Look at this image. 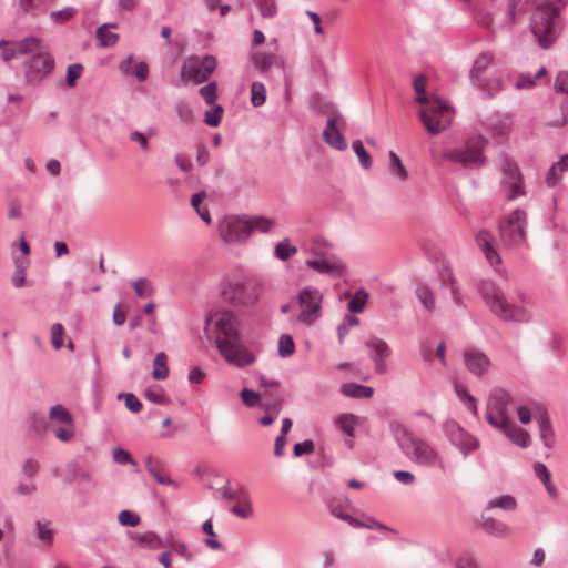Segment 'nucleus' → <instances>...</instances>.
<instances>
[{"label":"nucleus","mask_w":568,"mask_h":568,"mask_svg":"<svg viewBox=\"0 0 568 568\" xmlns=\"http://www.w3.org/2000/svg\"><path fill=\"white\" fill-rule=\"evenodd\" d=\"M306 266L320 274H326L333 277L343 276L347 271L346 265L338 258H334L333 261L328 258H310L306 260Z\"/></svg>","instance_id":"nucleus-16"},{"label":"nucleus","mask_w":568,"mask_h":568,"mask_svg":"<svg viewBox=\"0 0 568 568\" xmlns=\"http://www.w3.org/2000/svg\"><path fill=\"white\" fill-rule=\"evenodd\" d=\"M70 478L65 479V483L78 481L80 484H88L91 481V477L88 473L78 469L75 464L68 465Z\"/></svg>","instance_id":"nucleus-56"},{"label":"nucleus","mask_w":568,"mask_h":568,"mask_svg":"<svg viewBox=\"0 0 568 568\" xmlns=\"http://www.w3.org/2000/svg\"><path fill=\"white\" fill-rule=\"evenodd\" d=\"M335 515H336V518L347 523L349 526H352L354 528L378 529V530H385V531H389V532H394V534L396 532L395 529L384 525L383 523L376 520L373 517H367L365 520H359L347 513H336Z\"/></svg>","instance_id":"nucleus-21"},{"label":"nucleus","mask_w":568,"mask_h":568,"mask_svg":"<svg viewBox=\"0 0 568 568\" xmlns=\"http://www.w3.org/2000/svg\"><path fill=\"white\" fill-rule=\"evenodd\" d=\"M17 4L16 13L19 19H36L44 14L53 0H12Z\"/></svg>","instance_id":"nucleus-15"},{"label":"nucleus","mask_w":568,"mask_h":568,"mask_svg":"<svg viewBox=\"0 0 568 568\" xmlns=\"http://www.w3.org/2000/svg\"><path fill=\"white\" fill-rule=\"evenodd\" d=\"M41 40L38 37L29 36L19 41H16V52L19 55L23 54H34L40 50Z\"/></svg>","instance_id":"nucleus-31"},{"label":"nucleus","mask_w":568,"mask_h":568,"mask_svg":"<svg viewBox=\"0 0 568 568\" xmlns=\"http://www.w3.org/2000/svg\"><path fill=\"white\" fill-rule=\"evenodd\" d=\"M368 298V293L364 288H359L355 292L352 300L348 302V311L354 315L362 313L365 308Z\"/></svg>","instance_id":"nucleus-37"},{"label":"nucleus","mask_w":568,"mask_h":568,"mask_svg":"<svg viewBox=\"0 0 568 568\" xmlns=\"http://www.w3.org/2000/svg\"><path fill=\"white\" fill-rule=\"evenodd\" d=\"M416 297L427 312H433L435 308V296L433 291L427 285H419L416 288Z\"/></svg>","instance_id":"nucleus-35"},{"label":"nucleus","mask_w":568,"mask_h":568,"mask_svg":"<svg viewBox=\"0 0 568 568\" xmlns=\"http://www.w3.org/2000/svg\"><path fill=\"white\" fill-rule=\"evenodd\" d=\"M240 501L241 504L232 506L230 511L243 519L251 517L253 514V508L246 493H243V499Z\"/></svg>","instance_id":"nucleus-47"},{"label":"nucleus","mask_w":568,"mask_h":568,"mask_svg":"<svg viewBox=\"0 0 568 568\" xmlns=\"http://www.w3.org/2000/svg\"><path fill=\"white\" fill-rule=\"evenodd\" d=\"M495 508H499L506 511H513L517 508V500L511 495H501L489 499L485 506L484 511L493 510Z\"/></svg>","instance_id":"nucleus-29"},{"label":"nucleus","mask_w":568,"mask_h":568,"mask_svg":"<svg viewBox=\"0 0 568 568\" xmlns=\"http://www.w3.org/2000/svg\"><path fill=\"white\" fill-rule=\"evenodd\" d=\"M277 352L282 358H287L294 354L295 343L290 334H282L280 336Z\"/></svg>","instance_id":"nucleus-40"},{"label":"nucleus","mask_w":568,"mask_h":568,"mask_svg":"<svg viewBox=\"0 0 568 568\" xmlns=\"http://www.w3.org/2000/svg\"><path fill=\"white\" fill-rule=\"evenodd\" d=\"M481 528L489 535H494L497 537H505L509 534V527L505 523L495 519L493 517L481 515L480 519Z\"/></svg>","instance_id":"nucleus-26"},{"label":"nucleus","mask_w":568,"mask_h":568,"mask_svg":"<svg viewBox=\"0 0 568 568\" xmlns=\"http://www.w3.org/2000/svg\"><path fill=\"white\" fill-rule=\"evenodd\" d=\"M171 551H174L176 555L181 556L186 561L191 562L194 560V556L190 551L187 545L181 540H174L170 544Z\"/></svg>","instance_id":"nucleus-61"},{"label":"nucleus","mask_w":568,"mask_h":568,"mask_svg":"<svg viewBox=\"0 0 568 568\" xmlns=\"http://www.w3.org/2000/svg\"><path fill=\"white\" fill-rule=\"evenodd\" d=\"M388 156L392 174L395 175L399 181H405L408 178V172L400 158L394 151H389Z\"/></svg>","instance_id":"nucleus-36"},{"label":"nucleus","mask_w":568,"mask_h":568,"mask_svg":"<svg viewBox=\"0 0 568 568\" xmlns=\"http://www.w3.org/2000/svg\"><path fill=\"white\" fill-rule=\"evenodd\" d=\"M113 460L115 464L119 465H132L134 467L136 466V462L134 460L132 455L121 447H116L113 449Z\"/></svg>","instance_id":"nucleus-60"},{"label":"nucleus","mask_w":568,"mask_h":568,"mask_svg":"<svg viewBox=\"0 0 568 568\" xmlns=\"http://www.w3.org/2000/svg\"><path fill=\"white\" fill-rule=\"evenodd\" d=\"M275 60L272 53L257 52L253 55V64L262 73L271 69Z\"/></svg>","instance_id":"nucleus-45"},{"label":"nucleus","mask_w":568,"mask_h":568,"mask_svg":"<svg viewBox=\"0 0 568 568\" xmlns=\"http://www.w3.org/2000/svg\"><path fill=\"white\" fill-rule=\"evenodd\" d=\"M464 362L467 369L475 376L481 377L490 366L488 356L478 349H466L464 352Z\"/></svg>","instance_id":"nucleus-17"},{"label":"nucleus","mask_w":568,"mask_h":568,"mask_svg":"<svg viewBox=\"0 0 568 568\" xmlns=\"http://www.w3.org/2000/svg\"><path fill=\"white\" fill-rule=\"evenodd\" d=\"M568 0H542L532 12L530 29L538 44L548 49L559 34L558 17Z\"/></svg>","instance_id":"nucleus-2"},{"label":"nucleus","mask_w":568,"mask_h":568,"mask_svg":"<svg viewBox=\"0 0 568 568\" xmlns=\"http://www.w3.org/2000/svg\"><path fill=\"white\" fill-rule=\"evenodd\" d=\"M297 252V247L290 243L288 239H284L275 245L274 255L281 261H286Z\"/></svg>","instance_id":"nucleus-39"},{"label":"nucleus","mask_w":568,"mask_h":568,"mask_svg":"<svg viewBox=\"0 0 568 568\" xmlns=\"http://www.w3.org/2000/svg\"><path fill=\"white\" fill-rule=\"evenodd\" d=\"M493 61V55L488 52L480 53L476 60L474 61L473 68L470 70L469 77L471 83L480 91L487 92L488 97H493L491 92V82L485 78H483V73L486 71L488 65Z\"/></svg>","instance_id":"nucleus-14"},{"label":"nucleus","mask_w":568,"mask_h":568,"mask_svg":"<svg viewBox=\"0 0 568 568\" xmlns=\"http://www.w3.org/2000/svg\"><path fill=\"white\" fill-rule=\"evenodd\" d=\"M83 67L81 63H73L68 65L65 74V83L68 87L73 88L77 84V80L81 77Z\"/></svg>","instance_id":"nucleus-58"},{"label":"nucleus","mask_w":568,"mask_h":568,"mask_svg":"<svg viewBox=\"0 0 568 568\" xmlns=\"http://www.w3.org/2000/svg\"><path fill=\"white\" fill-rule=\"evenodd\" d=\"M219 232L225 243H239L251 236V224L246 216H226L220 223Z\"/></svg>","instance_id":"nucleus-10"},{"label":"nucleus","mask_w":568,"mask_h":568,"mask_svg":"<svg viewBox=\"0 0 568 568\" xmlns=\"http://www.w3.org/2000/svg\"><path fill=\"white\" fill-rule=\"evenodd\" d=\"M527 226V213L524 210L516 209L509 213V215L499 223V234L504 246L515 248L525 244Z\"/></svg>","instance_id":"nucleus-6"},{"label":"nucleus","mask_w":568,"mask_h":568,"mask_svg":"<svg viewBox=\"0 0 568 568\" xmlns=\"http://www.w3.org/2000/svg\"><path fill=\"white\" fill-rule=\"evenodd\" d=\"M390 432L403 454L420 466H434L437 464L438 454L424 439L415 437L404 424L392 422Z\"/></svg>","instance_id":"nucleus-4"},{"label":"nucleus","mask_w":568,"mask_h":568,"mask_svg":"<svg viewBox=\"0 0 568 568\" xmlns=\"http://www.w3.org/2000/svg\"><path fill=\"white\" fill-rule=\"evenodd\" d=\"M77 10L73 7H65L58 11H52L50 13V19L55 24H62L73 18Z\"/></svg>","instance_id":"nucleus-54"},{"label":"nucleus","mask_w":568,"mask_h":568,"mask_svg":"<svg viewBox=\"0 0 568 568\" xmlns=\"http://www.w3.org/2000/svg\"><path fill=\"white\" fill-rule=\"evenodd\" d=\"M478 293L489 307L490 312L505 322L525 323L529 322V312L506 300L503 290L490 280H481L478 283Z\"/></svg>","instance_id":"nucleus-3"},{"label":"nucleus","mask_w":568,"mask_h":568,"mask_svg":"<svg viewBox=\"0 0 568 568\" xmlns=\"http://www.w3.org/2000/svg\"><path fill=\"white\" fill-rule=\"evenodd\" d=\"M313 108L320 114H328V118L338 113L336 108L329 101L323 100L318 93L313 95Z\"/></svg>","instance_id":"nucleus-48"},{"label":"nucleus","mask_w":568,"mask_h":568,"mask_svg":"<svg viewBox=\"0 0 568 568\" xmlns=\"http://www.w3.org/2000/svg\"><path fill=\"white\" fill-rule=\"evenodd\" d=\"M216 64L215 57L211 54L202 58L191 55L182 64L181 78L190 79L194 84H201L214 72Z\"/></svg>","instance_id":"nucleus-9"},{"label":"nucleus","mask_w":568,"mask_h":568,"mask_svg":"<svg viewBox=\"0 0 568 568\" xmlns=\"http://www.w3.org/2000/svg\"><path fill=\"white\" fill-rule=\"evenodd\" d=\"M247 220L250 221L251 224V232L253 230H258L262 233H268L275 225V221L273 219L263 215L247 217Z\"/></svg>","instance_id":"nucleus-44"},{"label":"nucleus","mask_w":568,"mask_h":568,"mask_svg":"<svg viewBox=\"0 0 568 568\" xmlns=\"http://www.w3.org/2000/svg\"><path fill=\"white\" fill-rule=\"evenodd\" d=\"M322 294L317 288L306 286L297 294V301L302 308L297 320L306 325H312L320 316Z\"/></svg>","instance_id":"nucleus-11"},{"label":"nucleus","mask_w":568,"mask_h":568,"mask_svg":"<svg viewBox=\"0 0 568 568\" xmlns=\"http://www.w3.org/2000/svg\"><path fill=\"white\" fill-rule=\"evenodd\" d=\"M338 118L339 113H334L327 119L326 126L323 131V139L333 149L344 151L347 149V141L337 129Z\"/></svg>","instance_id":"nucleus-19"},{"label":"nucleus","mask_w":568,"mask_h":568,"mask_svg":"<svg viewBox=\"0 0 568 568\" xmlns=\"http://www.w3.org/2000/svg\"><path fill=\"white\" fill-rule=\"evenodd\" d=\"M536 422L539 427L540 438L547 448H551L555 443V433L551 422L546 412L536 415Z\"/></svg>","instance_id":"nucleus-25"},{"label":"nucleus","mask_w":568,"mask_h":568,"mask_svg":"<svg viewBox=\"0 0 568 568\" xmlns=\"http://www.w3.org/2000/svg\"><path fill=\"white\" fill-rule=\"evenodd\" d=\"M266 101L265 85L260 81H254L251 84V103L253 106H261Z\"/></svg>","instance_id":"nucleus-42"},{"label":"nucleus","mask_w":568,"mask_h":568,"mask_svg":"<svg viewBox=\"0 0 568 568\" xmlns=\"http://www.w3.org/2000/svg\"><path fill=\"white\" fill-rule=\"evenodd\" d=\"M131 538L143 548L158 549L163 546V540L153 531H146L144 534L132 532Z\"/></svg>","instance_id":"nucleus-30"},{"label":"nucleus","mask_w":568,"mask_h":568,"mask_svg":"<svg viewBox=\"0 0 568 568\" xmlns=\"http://www.w3.org/2000/svg\"><path fill=\"white\" fill-rule=\"evenodd\" d=\"M486 419L487 422L495 428L501 430L503 433L511 423L508 414H497L496 412H490L486 409Z\"/></svg>","instance_id":"nucleus-43"},{"label":"nucleus","mask_w":568,"mask_h":568,"mask_svg":"<svg viewBox=\"0 0 568 568\" xmlns=\"http://www.w3.org/2000/svg\"><path fill=\"white\" fill-rule=\"evenodd\" d=\"M0 50H1L0 57L6 62L19 57V53L16 52V41L8 42L6 40H1L0 41Z\"/></svg>","instance_id":"nucleus-63"},{"label":"nucleus","mask_w":568,"mask_h":568,"mask_svg":"<svg viewBox=\"0 0 568 568\" xmlns=\"http://www.w3.org/2000/svg\"><path fill=\"white\" fill-rule=\"evenodd\" d=\"M359 324V318L353 314H346L343 317L342 323L337 326V338L338 344L342 345L344 343V338L349 332L352 326H357Z\"/></svg>","instance_id":"nucleus-38"},{"label":"nucleus","mask_w":568,"mask_h":568,"mask_svg":"<svg viewBox=\"0 0 568 568\" xmlns=\"http://www.w3.org/2000/svg\"><path fill=\"white\" fill-rule=\"evenodd\" d=\"M200 95L207 104H214L217 98V84L215 81L209 82L199 90Z\"/></svg>","instance_id":"nucleus-57"},{"label":"nucleus","mask_w":568,"mask_h":568,"mask_svg":"<svg viewBox=\"0 0 568 568\" xmlns=\"http://www.w3.org/2000/svg\"><path fill=\"white\" fill-rule=\"evenodd\" d=\"M488 144V140L483 135H477L468 140L465 149H453L443 153V159L460 163L465 168L473 164L483 165L485 156L483 151Z\"/></svg>","instance_id":"nucleus-7"},{"label":"nucleus","mask_w":568,"mask_h":568,"mask_svg":"<svg viewBox=\"0 0 568 568\" xmlns=\"http://www.w3.org/2000/svg\"><path fill=\"white\" fill-rule=\"evenodd\" d=\"M221 296L224 302L233 306L245 305L248 302L246 288L242 284L231 280L223 282Z\"/></svg>","instance_id":"nucleus-18"},{"label":"nucleus","mask_w":568,"mask_h":568,"mask_svg":"<svg viewBox=\"0 0 568 568\" xmlns=\"http://www.w3.org/2000/svg\"><path fill=\"white\" fill-rule=\"evenodd\" d=\"M524 12L525 6L523 4V0H509L507 20L510 24L516 22L517 14H521Z\"/></svg>","instance_id":"nucleus-62"},{"label":"nucleus","mask_w":568,"mask_h":568,"mask_svg":"<svg viewBox=\"0 0 568 568\" xmlns=\"http://www.w3.org/2000/svg\"><path fill=\"white\" fill-rule=\"evenodd\" d=\"M118 521L123 527H136L140 524L141 518L136 513L124 509L119 513Z\"/></svg>","instance_id":"nucleus-53"},{"label":"nucleus","mask_w":568,"mask_h":568,"mask_svg":"<svg viewBox=\"0 0 568 568\" xmlns=\"http://www.w3.org/2000/svg\"><path fill=\"white\" fill-rule=\"evenodd\" d=\"M504 434L511 440L513 444L527 448L530 445V435L527 430L516 426L513 422L505 429Z\"/></svg>","instance_id":"nucleus-27"},{"label":"nucleus","mask_w":568,"mask_h":568,"mask_svg":"<svg viewBox=\"0 0 568 568\" xmlns=\"http://www.w3.org/2000/svg\"><path fill=\"white\" fill-rule=\"evenodd\" d=\"M144 464L146 470L156 480L158 484L174 487L176 486V483L171 477L161 473L162 464L159 458L149 455L144 458Z\"/></svg>","instance_id":"nucleus-23"},{"label":"nucleus","mask_w":568,"mask_h":568,"mask_svg":"<svg viewBox=\"0 0 568 568\" xmlns=\"http://www.w3.org/2000/svg\"><path fill=\"white\" fill-rule=\"evenodd\" d=\"M175 112L182 123L189 124L194 120L193 111L186 102L179 101L175 103Z\"/></svg>","instance_id":"nucleus-55"},{"label":"nucleus","mask_w":568,"mask_h":568,"mask_svg":"<svg viewBox=\"0 0 568 568\" xmlns=\"http://www.w3.org/2000/svg\"><path fill=\"white\" fill-rule=\"evenodd\" d=\"M168 356L164 352H160L153 359L152 377L155 381H163L169 376Z\"/></svg>","instance_id":"nucleus-33"},{"label":"nucleus","mask_w":568,"mask_h":568,"mask_svg":"<svg viewBox=\"0 0 568 568\" xmlns=\"http://www.w3.org/2000/svg\"><path fill=\"white\" fill-rule=\"evenodd\" d=\"M476 243L484 252L490 265H498L501 263V258L494 247V236L488 231H479L476 235Z\"/></svg>","instance_id":"nucleus-20"},{"label":"nucleus","mask_w":568,"mask_h":568,"mask_svg":"<svg viewBox=\"0 0 568 568\" xmlns=\"http://www.w3.org/2000/svg\"><path fill=\"white\" fill-rule=\"evenodd\" d=\"M341 393L351 398H371L374 389L371 386H364L356 383H345L341 386Z\"/></svg>","instance_id":"nucleus-28"},{"label":"nucleus","mask_w":568,"mask_h":568,"mask_svg":"<svg viewBox=\"0 0 568 568\" xmlns=\"http://www.w3.org/2000/svg\"><path fill=\"white\" fill-rule=\"evenodd\" d=\"M202 531L207 535L205 539H203V544L212 550H222L223 546L217 540V536L213 528L212 518H209L202 524Z\"/></svg>","instance_id":"nucleus-34"},{"label":"nucleus","mask_w":568,"mask_h":568,"mask_svg":"<svg viewBox=\"0 0 568 568\" xmlns=\"http://www.w3.org/2000/svg\"><path fill=\"white\" fill-rule=\"evenodd\" d=\"M54 59L49 51H38L23 62L24 81L28 85H37L45 80L54 70Z\"/></svg>","instance_id":"nucleus-8"},{"label":"nucleus","mask_w":568,"mask_h":568,"mask_svg":"<svg viewBox=\"0 0 568 568\" xmlns=\"http://www.w3.org/2000/svg\"><path fill=\"white\" fill-rule=\"evenodd\" d=\"M356 416L354 414H341L336 419V425L348 436L355 435Z\"/></svg>","instance_id":"nucleus-41"},{"label":"nucleus","mask_w":568,"mask_h":568,"mask_svg":"<svg viewBox=\"0 0 568 568\" xmlns=\"http://www.w3.org/2000/svg\"><path fill=\"white\" fill-rule=\"evenodd\" d=\"M214 326L215 346L220 355L231 365L243 368L256 361L255 355L243 345L236 316L229 311L211 313L206 324Z\"/></svg>","instance_id":"nucleus-1"},{"label":"nucleus","mask_w":568,"mask_h":568,"mask_svg":"<svg viewBox=\"0 0 568 568\" xmlns=\"http://www.w3.org/2000/svg\"><path fill=\"white\" fill-rule=\"evenodd\" d=\"M511 400L510 394L500 387H496L490 392L487 410L496 412L497 414H507V407Z\"/></svg>","instance_id":"nucleus-22"},{"label":"nucleus","mask_w":568,"mask_h":568,"mask_svg":"<svg viewBox=\"0 0 568 568\" xmlns=\"http://www.w3.org/2000/svg\"><path fill=\"white\" fill-rule=\"evenodd\" d=\"M16 270L11 276L12 285L16 287H22L26 283V267L28 262L23 260L16 258L14 260Z\"/></svg>","instance_id":"nucleus-50"},{"label":"nucleus","mask_w":568,"mask_h":568,"mask_svg":"<svg viewBox=\"0 0 568 568\" xmlns=\"http://www.w3.org/2000/svg\"><path fill=\"white\" fill-rule=\"evenodd\" d=\"M50 418L63 424H71L73 418L70 412L62 405H54L50 409Z\"/></svg>","instance_id":"nucleus-52"},{"label":"nucleus","mask_w":568,"mask_h":568,"mask_svg":"<svg viewBox=\"0 0 568 568\" xmlns=\"http://www.w3.org/2000/svg\"><path fill=\"white\" fill-rule=\"evenodd\" d=\"M315 444L312 439H305L303 442L296 443L293 446V455L295 457H302L304 455H310L314 453Z\"/></svg>","instance_id":"nucleus-64"},{"label":"nucleus","mask_w":568,"mask_h":568,"mask_svg":"<svg viewBox=\"0 0 568 568\" xmlns=\"http://www.w3.org/2000/svg\"><path fill=\"white\" fill-rule=\"evenodd\" d=\"M501 185L507 190V199L515 200L524 195V179L518 165L505 156L501 164Z\"/></svg>","instance_id":"nucleus-13"},{"label":"nucleus","mask_w":568,"mask_h":568,"mask_svg":"<svg viewBox=\"0 0 568 568\" xmlns=\"http://www.w3.org/2000/svg\"><path fill=\"white\" fill-rule=\"evenodd\" d=\"M440 280H442V288L448 290L450 297L456 295L458 292H460L456 280L449 268L443 270L440 273Z\"/></svg>","instance_id":"nucleus-49"},{"label":"nucleus","mask_w":568,"mask_h":568,"mask_svg":"<svg viewBox=\"0 0 568 568\" xmlns=\"http://www.w3.org/2000/svg\"><path fill=\"white\" fill-rule=\"evenodd\" d=\"M444 433L449 443L467 457L479 446V440L465 430L456 420L449 419L444 424Z\"/></svg>","instance_id":"nucleus-12"},{"label":"nucleus","mask_w":568,"mask_h":568,"mask_svg":"<svg viewBox=\"0 0 568 568\" xmlns=\"http://www.w3.org/2000/svg\"><path fill=\"white\" fill-rule=\"evenodd\" d=\"M353 151L358 158L363 169L368 170L372 166V158L361 140H355L352 143Z\"/></svg>","instance_id":"nucleus-46"},{"label":"nucleus","mask_w":568,"mask_h":568,"mask_svg":"<svg viewBox=\"0 0 568 568\" xmlns=\"http://www.w3.org/2000/svg\"><path fill=\"white\" fill-rule=\"evenodd\" d=\"M371 359H386L392 355L390 346L382 338L372 337L365 342Z\"/></svg>","instance_id":"nucleus-24"},{"label":"nucleus","mask_w":568,"mask_h":568,"mask_svg":"<svg viewBox=\"0 0 568 568\" xmlns=\"http://www.w3.org/2000/svg\"><path fill=\"white\" fill-rule=\"evenodd\" d=\"M115 22L104 23L97 29V39L100 41L102 47H112L116 43L119 36L111 32L110 28H116Z\"/></svg>","instance_id":"nucleus-32"},{"label":"nucleus","mask_w":568,"mask_h":568,"mask_svg":"<svg viewBox=\"0 0 568 568\" xmlns=\"http://www.w3.org/2000/svg\"><path fill=\"white\" fill-rule=\"evenodd\" d=\"M261 14L264 18H273L277 13V7L274 0H254Z\"/></svg>","instance_id":"nucleus-59"},{"label":"nucleus","mask_w":568,"mask_h":568,"mask_svg":"<svg viewBox=\"0 0 568 568\" xmlns=\"http://www.w3.org/2000/svg\"><path fill=\"white\" fill-rule=\"evenodd\" d=\"M416 102L427 104L420 110L419 118L429 134L437 135L450 125L453 112L442 100L428 103L426 91H423V93H416Z\"/></svg>","instance_id":"nucleus-5"},{"label":"nucleus","mask_w":568,"mask_h":568,"mask_svg":"<svg viewBox=\"0 0 568 568\" xmlns=\"http://www.w3.org/2000/svg\"><path fill=\"white\" fill-rule=\"evenodd\" d=\"M223 112V106L220 104H215L213 108L205 111L204 122L212 128L219 126L222 121Z\"/></svg>","instance_id":"nucleus-51"}]
</instances>
